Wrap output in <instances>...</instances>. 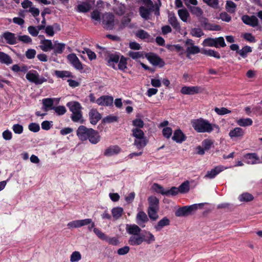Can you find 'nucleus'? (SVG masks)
I'll use <instances>...</instances> for the list:
<instances>
[{
  "mask_svg": "<svg viewBox=\"0 0 262 262\" xmlns=\"http://www.w3.org/2000/svg\"><path fill=\"white\" fill-rule=\"evenodd\" d=\"M203 204H195L190 206H185L178 209L175 212L177 216H186L196 210L199 206H202Z\"/></svg>",
  "mask_w": 262,
  "mask_h": 262,
  "instance_id": "obj_7",
  "label": "nucleus"
},
{
  "mask_svg": "<svg viewBox=\"0 0 262 262\" xmlns=\"http://www.w3.org/2000/svg\"><path fill=\"white\" fill-rule=\"evenodd\" d=\"M203 2L208 6L213 8H219V0H203Z\"/></svg>",
  "mask_w": 262,
  "mask_h": 262,
  "instance_id": "obj_45",
  "label": "nucleus"
},
{
  "mask_svg": "<svg viewBox=\"0 0 262 262\" xmlns=\"http://www.w3.org/2000/svg\"><path fill=\"white\" fill-rule=\"evenodd\" d=\"M180 19L184 22H187L189 17V13L186 9H179L178 11Z\"/></svg>",
  "mask_w": 262,
  "mask_h": 262,
  "instance_id": "obj_33",
  "label": "nucleus"
},
{
  "mask_svg": "<svg viewBox=\"0 0 262 262\" xmlns=\"http://www.w3.org/2000/svg\"><path fill=\"white\" fill-rule=\"evenodd\" d=\"M2 37L5 39L6 42L9 45H13L17 42V37L14 33L5 32L2 34Z\"/></svg>",
  "mask_w": 262,
  "mask_h": 262,
  "instance_id": "obj_14",
  "label": "nucleus"
},
{
  "mask_svg": "<svg viewBox=\"0 0 262 262\" xmlns=\"http://www.w3.org/2000/svg\"><path fill=\"white\" fill-rule=\"evenodd\" d=\"M180 193H186L190 190V182L189 181H185L182 183L178 187Z\"/></svg>",
  "mask_w": 262,
  "mask_h": 262,
  "instance_id": "obj_35",
  "label": "nucleus"
},
{
  "mask_svg": "<svg viewBox=\"0 0 262 262\" xmlns=\"http://www.w3.org/2000/svg\"><path fill=\"white\" fill-rule=\"evenodd\" d=\"M26 79L31 82L35 84H41L47 81V79L39 75L35 70L29 71L26 75Z\"/></svg>",
  "mask_w": 262,
  "mask_h": 262,
  "instance_id": "obj_6",
  "label": "nucleus"
},
{
  "mask_svg": "<svg viewBox=\"0 0 262 262\" xmlns=\"http://www.w3.org/2000/svg\"><path fill=\"white\" fill-rule=\"evenodd\" d=\"M227 167H225L223 166H217L214 168L212 169L211 170L208 171L204 176V178L212 179L215 177L219 173L223 171L225 169H226Z\"/></svg>",
  "mask_w": 262,
  "mask_h": 262,
  "instance_id": "obj_13",
  "label": "nucleus"
},
{
  "mask_svg": "<svg viewBox=\"0 0 262 262\" xmlns=\"http://www.w3.org/2000/svg\"><path fill=\"white\" fill-rule=\"evenodd\" d=\"M111 212L113 219L117 220L122 215L123 209L121 207H114L112 209Z\"/></svg>",
  "mask_w": 262,
  "mask_h": 262,
  "instance_id": "obj_29",
  "label": "nucleus"
},
{
  "mask_svg": "<svg viewBox=\"0 0 262 262\" xmlns=\"http://www.w3.org/2000/svg\"><path fill=\"white\" fill-rule=\"evenodd\" d=\"M200 52V49L196 46H188L186 48L187 57L189 58L190 54H195Z\"/></svg>",
  "mask_w": 262,
  "mask_h": 262,
  "instance_id": "obj_37",
  "label": "nucleus"
},
{
  "mask_svg": "<svg viewBox=\"0 0 262 262\" xmlns=\"http://www.w3.org/2000/svg\"><path fill=\"white\" fill-rule=\"evenodd\" d=\"M55 99H56L55 98H47L43 99L42 100V109L45 112H48L49 110H53V108L54 107V106H53L54 101Z\"/></svg>",
  "mask_w": 262,
  "mask_h": 262,
  "instance_id": "obj_20",
  "label": "nucleus"
},
{
  "mask_svg": "<svg viewBox=\"0 0 262 262\" xmlns=\"http://www.w3.org/2000/svg\"><path fill=\"white\" fill-rule=\"evenodd\" d=\"M53 110L59 116L64 115L67 112L66 108L63 105L54 106V107L53 108Z\"/></svg>",
  "mask_w": 262,
  "mask_h": 262,
  "instance_id": "obj_52",
  "label": "nucleus"
},
{
  "mask_svg": "<svg viewBox=\"0 0 262 262\" xmlns=\"http://www.w3.org/2000/svg\"><path fill=\"white\" fill-rule=\"evenodd\" d=\"M148 221L146 214L142 211H139L136 216V223L141 227L145 226V223Z\"/></svg>",
  "mask_w": 262,
  "mask_h": 262,
  "instance_id": "obj_16",
  "label": "nucleus"
},
{
  "mask_svg": "<svg viewBox=\"0 0 262 262\" xmlns=\"http://www.w3.org/2000/svg\"><path fill=\"white\" fill-rule=\"evenodd\" d=\"M39 48L44 52H48L52 49L53 43L51 40L43 39L40 41Z\"/></svg>",
  "mask_w": 262,
  "mask_h": 262,
  "instance_id": "obj_25",
  "label": "nucleus"
},
{
  "mask_svg": "<svg viewBox=\"0 0 262 262\" xmlns=\"http://www.w3.org/2000/svg\"><path fill=\"white\" fill-rule=\"evenodd\" d=\"M203 45L204 46L214 47L216 48L217 45L215 42V38H208L205 39L203 41Z\"/></svg>",
  "mask_w": 262,
  "mask_h": 262,
  "instance_id": "obj_50",
  "label": "nucleus"
},
{
  "mask_svg": "<svg viewBox=\"0 0 262 262\" xmlns=\"http://www.w3.org/2000/svg\"><path fill=\"white\" fill-rule=\"evenodd\" d=\"M191 125L198 133H211L214 128L219 129L218 126L210 123L207 120L199 118L191 121Z\"/></svg>",
  "mask_w": 262,
  "mask_h": 262,
  "instance_id": "obj_2",
  "label": "nucleus"
},
{
  "mask_svg": "<svg viewBox=\"0 0 262 262\" xmlns=\"http://www.w3.org/2000/svg\"><path fill=\"white\" fill-rule=\"evenodd\" d=\"M244 130L240 127H235L229 132V136L231 139L235 140L242 138L244 135Z\"/></svg>",
  "mask_w": 262,
  "mask_h": 262,
  "instance_id": "obj_18",
  "label": "nucleus"
},
{
  "mask_svg": "<svg viewBox=\"0 0 262 262\" xmlns=\"http://www.w3.org/2000/svg\"><path fill=\"white\" fill-rule=\"evenodd\" d=\"M180 193L178 187H172L169 190H166V195H176Z\"/></svg>",
  "mask_w": 262,
  "mask_h": 262,
  "instance_id": "obj_59",
  "label": "nucleus"
},
{
  "mask_svg": "<svg viewBox=\"0 0 262 262\" xmlns=\"http://www.w3.org/2000/svg\"><path fill=\"white\" fill-rule=\"evenodd\" d=\"M144 236V242L148 244L153 243L155 241V237L154 235L149 231H145Z\"/></svg>",
  "mask_w": 262,
  "mask_h": 262,
  "instance_id": "obj_39",
  "label": "nucleus"
},
{
  "mask_svg": "<svg viewBox=\"0 0 262 262\" xmlns=\"http://www.w3.org/2000/svg\"><path fill=\"white\" fill-rule=\"evenodd\" d=\"M92 128H87L83 125L80 126L77 131L76 134L79 139L82 141L88 140L90 137V134Z\"/></svg>",
  "mask_w": 262,
  "mask_h": 262,
  "instance_id": "obj_9",
  "label": "nucleus"
},
{
  "mask_svg": "<svg viewBox=\"0 0 262 262\" xmlns=\"http://www.w3.org/2000/svg\"><path fill=\"white\" fill-rule=\"evenodd\" d=\"M244 160L246 163L249 164H255L260 162L259 158L254 153L245 155Z\"/></svg>",
  "mask_w": 262,
  "mask_h": 262,
  "instance_id": "obj_17",
  "label": "nucleus"
},
{
  "mask_svg": "<svg viewBox=\"0 0 262 262\" xmlns=\"http://www.w3.org/2000/svg\"><path fill=\"white\" fill-rule=\"evenodd\" d=\"M67 59L69 62L77 70H82L83 69L82 63L75 54H70L67 56Z\"/></svg>",
  "mask_w": 262,
  "mask_h": 262,
  "instance_id": "obj_10",
  "label": "nucleus"
},
{
  "mask_svg": "<svg viewBox=\"0 0 262 262\" xmlns=\"http://www.w3.org/2000/svg\"><path fill=\"white\" fill-rule=\"evenodd\" d=\"M190 34L194 37H200L204 35V33L200 28H193L190 31Z\"/></svg>",
  "mask_w": 262,
  "mask_h": 262,
  "instance_id": "obj_53",
  "label": "nucleus"
},
{
  "mask_svg": "<svg viewBox=\"0 0 262 262\" xmlns=\"http://www.w3.org/2000/svg\"><path fill=\"white\" fill-rule=\"evenodd\" d=\"M29 129L34 133L38 132L40 130V126L36 123H31L28 125Z\"/></svg>",
  "mask_w": 262,
  "mask_h": 262,
  "instance_id": "obj_62",
  "label": "nucleus"
},
{
  "mask_svg": "<svg viewBox=\"0 0 262 262\" xmlns=\"http://www.w3.org/2000/svg\"><path fill=\"white\" fill-rule=\"evenodd\" d=\"M66 45L63 43L58 42V41H55L53 44V48L54 53L55 54H61L65 49Z\"/></svg>",
  "mask_w": 262,
  "mask_h": 262,
  "instance_id": "obj_28",
  "label": "nucleus"
},
{
  "mask_svg": "<svg viewBox=\"0 0 262 262\" xmlns=\"http://www.w3.org/2000/svg\"><path fill=\"white\" fill-rule=\"evenodd\" d=\"M172 134V128L169 127H164L162 130L163 136L166 139H169Z\"/></svg>",
  "mask_w": 262,
  "mask_h": 262,
  "instance_id": "obj_55",
  "label": "nucleus"
},
{
  "mask_svg": "<svg viewBox=\"0 0 262 262\" xmlns=\"http://www.w3.org/2000/svg\"><path fill=\"white\" fill-rule=\"evenodd\" d=\"M168 22L176 31H180L181 26L175 15L170 13L168 14Z\"/></svg>",
  "mask_w": 262,
  "mask_h": 262,
  "instance_id": "obj_21",
  "label": "nucleus"
},
{
  "mask_svg": "<svg viewBox=\"0 0 262 262\" xmlns=\"http://www.w3.org/2000/svg\"><path fill=\"white\" fill-rule=\"evenodd\" d=\"M132 135L135 138L145 137L143 130L138 128H133L132 129Z\"/></svg>",
  "mask_w": 262,
  "mask_h": 262,
  "instance_id": "obj_47",
  "label": "nucleus"
},
{
  "mask_svg": "<svg viewBox=\"0 0 262 262\" xmlns=\"http://www.w3.org/2000/svg\"><path fill=\"white\" fill-rule=\"evenodd\" d=\"M149 203L148 208H158L159 201L158 199L155 196H150L148 198Z\"/></svg>",
  "mask_w": 262,
  "mask_h": 262,
  "instance_id": "obj_32",
  "label": "nucleus"
},
{
  "mask_svg": "<svg viewBox=\"0 0 262 262\" xmlns=\"http://www.w3.org/2000/svg\"><path fill=\"white\" fill-rule=\"evenodd\" d=\"M172 139L177 143H181L186 140V137L181 129H178L174 132Z\"/></svg>",
  "mask_w": 262,
  "mask_h": 262,
  "instance_id": "obj_23",
  "label": "nucleus"
},
{
  "mask_svg": "<svg viewBox=\"0 0 262 262\" xmlns=\"http://www.w3.org/2000/svg\"><path fill=\"white\" fill-rule=\"evenodd\" d=\"M114 98L112 96L104 95L98 98L96 103L101 106H110L112 105Z\"/></svg>",
  "mask_w": 262,
  "mask_h": 262,
  "instance_id": "obj_11",
  "label": "nucleus"
},
{
  "mask_svg": "<svg viewBox=\"0 0 262 262\" xmlns=\"http://www.w3.org/2000/svg\"><path fill=\"white\" fill-rule=\"evenodd\" d=\"M147 58L149 62L154 66L159 65L162 62V60L158 56L155 54H150Z\"/></svg>",
  "mask_w": 262,
  "mask_h": 262,
  "instance_id": "obj_36",
  "label": "nucleus"
},
{
  "mask_svg": "<svg viewBox=\"0 0 262 262\" xmlns=\"http://www.w3.org/2000/svg\"><path fill=\"white\" fill-rule=\"evenodd\" d=\"M202 53L206 55L213 57L217 59H220L221 58L220 54L217 52L213 50H204L202 51Z\"/></svg>",
  "mask_w": 262,
  "mask_h": 262,
  "instance_id": "obj_40",
  "label": "nucleus"
},
{
  "mask_svg": "<svg viewBox=\"0 0 262 262\" xmlns=\"http://www.w3.org/2000/svg\"><path fill=\"white\" fill-rule=\"evenodd\" d=\"M0 62L2 63L9 65L12 63L13 60L9 55L4 52H1L0 53Z\"/></svg>",
  "mask_w": 262,
  "mask_h": 262,
  "instance_id": "obj_30",
  "label": "nucleus"
},
{
  "mask_svg": "<svg viewBox=\"0 0 262 262\" xmlns=\"http://www.w3.org/2000/svg\"><path fill=\"white\" fill-rule=\"evenodd\" d=\"M119 59L120 56L117 53H107L105 57L107 65L114 69H117L116 64L118 63Z\"/></svg>",
  "mask_w": 262,
  "mask_h": 262,
  "instance_id": "obj_8",
  "label": "nucleus"
},
{
  "mask_svg": "<svg viewBox=\"0 0 262 262\" xmlns=\"http://www.w3.org/2000/svg\"><path fill=\"white\" fill-rule=\"evenodd\" d=\"M55 75L58 78H64L72 77L70 72L68 71H55Z\"/></svg>",
  "mask_w": 262,
  "mask_h": 262,
  "instance_id": "obj_41",
  "label": "nucleus"
},
{
  "mask_svg": "<svg viewBox=\"0 0 262 262\" xmlns=\"http://www.w3.org/2000/svg\"><path fill=\"white\" fill-rule=\"evenodd\" d=\"M236 5L232 1H228L226 4V10L230 13H233L235 11Z\"/></svg>",
  "mask_w": 262,
  "mask_h": 262,
  "instance_id": "obj_43",
  "label": "nucleus"
},
{
  "mask_svg": "<svg viewBox=\"0 0 262 262\" xmlns=\"http://www.w3.org/2000/svg\"><path fill=\"white\" fill-rule=\"evenodd\" d=\"M118 69L124 71L127 68V61L126 59L124 57L122 56L121 58L119 59V62L118 63Z\"/></svg>",
  "mask_w": 262,
  "mask_h": 262,
  "instance_id": "obj_46",
  "label": "nucleus"
},
{
  "mask_svg": "<svg viewBox=\"0 0 262 262\" xmlns=\"http://www.w3.org/2000/svg\"><path fill=\"white\" fill-rule=\"evenodd\" d=\"M214 111L219 115H224L231 113V111L225 107H215Z\"/></svg>",
  "mask_w": 262,
  "mask_h": 262,
  "instance_id": "obj_56",
  "label": "nucleus"
},
{
  "mask_svg": "<svg viewBox=\"0 0 262 262\" xmlns=\"http://www.w3.org/2000/svg\"><path fill=\"white\" fill-rule=\"evenodd\" d=\"M242 19L245 24L251 26L255 27L258 25V19L255 16L244 15Z\"/></svg>",
  "mask_w": 262,
  "mask_h": 262,
  "instance_id": "obj_24",
  "label": "nucleus"
},
{
  "mask_svg": "<svg viewBox=\"0 0 262 262\" xmlns=\"http://www.w3.org/2000/svg\"><path fill=\"white\" fill-rule=\"evenodd\" d=\"M192 14L196 15L198 17L202 16L203 12V10L198 7H192L190 9Z\"/></svg>",
  "mask_w": 262,
  "mask_h": 262,
  "instance_id": "obj_54",
  "label": "nucleus"
},
{
  "mask_svg": "<svg viewBox=\"0 0 262 262\" xmlns=\"http://www.w3.org/2000/svg\"><path fill=\"white\" fill-rule=\"evenodd\" d=\"M202 91V88L198 86H183L181 92L184 95H194L200 93Z\"/></svg>",
  "mask_w": 262,
  "mask_h": 262,
  "instance_id": "obj_12",
  "label": "nucleus"
},
{
  "mask_svg": "<svg viewBox=\"0 0 262 262\" xmlns=\"http://www.w3.org/2000/svg\"><path fill=\"white\" fill-rule=\"evenodd\" d=\"M143 3L145 6L140 7L139 12L143 18L148 19L154 7V4L151 0H143Z\"/></svg>",
  "mask_w": 262,
  "mask_h": 262,
  "instance_id": "obj_4",
  "label": "nucleus"
},
{
  "mask_svg": "<svg viewBox=\"0 0 262 262\" xmlns=\"http://www.w3.org/2000/svg\"><path fill=\"white\" fill-rule=\"evenodd\" d=\"M94 1H86L78 4L77 5V10L79 12H86L89 11L92 6L94 5Z\"/></svg>",
  "mask_w": 262,
  "mask_h": 262,
  "instance_id": "obj_15",
  "label": "nucleus"
},
{
  "mask_svg": "<svg viewBox=\"0 0 262 262\" xmlns=\"http://www.w3.org/2000/svg\"><path fill=\"white\" fill-rule=\"evenodd\" d=\"M169 220L166 217L160 220L158 224L155 226L156 231H160L164 227L169 225Z\"/></svg>",
  "mask_w": 262,
  "mask_h": 262,
  "instance_id": "obj_31",
  "label": "nucleus"
},
{
  "mask_svg": "<svg viewBox=\"0 0 262 262\" xmlns=\"http://www.w3.org/2000/svg\"><path fill=\"white\" fill-rule=\"evenodd\" d=\"M148 143V140L146 137L135 138L134 141V145L139 149L143 148Z\"/></svg>",
  "mask_w": 262,
  "mask_h": 262,
  "instance_id": "obj_27",
  "label": "nucleus"
},
{
  "mask_svg": "<svg viewBox=\"0 0 262 262\" xmlns=\"http://www.w3.org/2000/svg\"><path fill=\"white\" fill-rule=\"evenodd\" d=\"M90 131L91 133L88 140L91 143L93 144H96L100 140V136L97 130L92 129V130Z\"/></svg>",
  "mask_w": 262,
  "mask_h": 262,
  "instance_id": "obj_26",
  "label": "nucleus"
},
{
  "mask_svg": "<svg viewBox=\"0 0 262 262\" xmlns=\"http://www.w3.org/2000/svg\"><path fill=\"white\" fill-rule=\"evenodd\" d=\"M93 231L95 234L101 239L105 241V239H106L107 235H106L98 228H94Z\"/></svg>",
  "mask_w": 262,
  "mask_h": 262,
  "instance_id": "obj_60",
  "label": "nucleus"
},
{
  "mask_svg": "<svg viewBox=\"0 0 262 262\" xmlns=\"http://www.w3.org/2000/svg\"><path fill=\"white\" fill-rule=\"evenodd\" d=\"M17 40L26 43H30L32 42L31 38L29 36L26 35L18 36Z\"/></svg>",
  "mask_w": 262,
  "mask_h": 262,
  "instance_id": "obj_58",
  "label": "nucleus"
},
{
  "mask_svg": "<svg viewBox=\"0 0 262 262\" xmlns=\"http://www.w3.org/2000/svg\"><path fill=\"white\" fill-rule=\"evenodd\" d=\"M69 228H77L81 227L80 220H75L68 223Z\"/></svg>",
  "mask_w": 262,
  "mask_h": 262,
  "instance_id": "obj_57",
  "label": "nucleus"
},
{
  "mask_svg": "<svg viewBox=\"0 0 262 262\" xmlns=\"http://www.w3.org/2000/svg\"><path fill=\"white\" fill-rule=\"evenodd\" d=\"M158 210V208H148V214L150 219L156 220L158 219V215L157 212Z\"/></svg>",
  "mask_w": 262,
  "mask_h": 262,
  "instance_id": "obj_49",
  "label": "nucleus"
},
{
  "mask_svg": "<svg viewBox=\"0 0 262 262\" xmlns=\"http://www.w3.org/2000/svg\"><path fill=\"white\" fill-rule=\"evenodd\" d=\"M252 48L250 46H246L244 47L242 49L238 50V53L243 58H246L248 56V54L252 52Z\"/></svg>",
  "mask_w": 262,
  "mask_h": 262,
  "instance_id": "obj_38",
  "label": "nucleus"
},
{
  "mask_svg": "<svg viewBox=\"0 0 262 262\" xmlns=\"http://www.w3.org/2000/svg\"><path fill=\"white\" fill-rule=\"evenodd\" d=\"M90 122L92 124H96L101 119V115L96 109H92L89 112Z\"/></svg>",
  "mask_w": 262,
  "mask_h": 262,
  "instance_id": "obj_22",
  "label": "nucleus"
},
{
  "mask_svg": "<svg viewBox=\"0 0 262 262\" xmlns=\"http://www.w3.org/2000/svg\"><path fill=\"white\" fill-rule=\"evenodd\" d=\"M144 124V122L141 119H136L133 121V125L135 127V128L141 129L143 127Z\"/></svg>",
  "mask_w": 262,
  "mask_h": 262,
  "instance_id": "obj_64",
  "label": "nucleus"
},
{
  "mask_svg": "<svg viewBox=\"0 0 262 262\" xmlns=\"http://www.w3.org/2000/svg\"><path fill=\"white\" fill-rule=\"evenodd\" d=\"M136 35L139 38L142 39H147L148 40L150 39V35L144 30H140L136 33Z\"/></svg>",
  "mask_w": 262,
  "mask_h": 262,
  "instance_id": "obj_51",
  "label": "nucleus"
},
{
  "mask_svg": "<svg viewBox=\"0 0 262 262\" xmlns=\"http://www.w3.org/2000/svg\"><path fill=\"white\" fill-rule=\"evenodd\" d=\"M72 114L71 119L74 122H80L83 123L82 115L81 112L82 107L81 104L77 101H71L67 104Z\"/></svg>",
  "mask_w": 262,
  "mask_h": 262,
  "instance_id": "obj_3",
  "label": "nucleus"
},
{
  "mask_svg": "<svg viewBox=\"0 0 262 262\" xmlns=\"http://www.w3.org/2000/svg\"><path fill=\"white\" fill-rule=\"evenodd\" d=\"M126 232L130 235L128 243L130 246H139L144 242V236L140 233L141 228L136 224H126L125 226Z\"/></svg>",
  "mask_w": 262,
  "mask_h": 262,
  "instance_id": "obj_1",
  "label": "nucleus"
},
{
  "mask_svg": "<svg viewBox=\"0 0 262 262\" xmlns=\"http://www.w3.org/2000/svg\"><path fill=\"white\" fill-rule=\"evenodd\" d=\"M81 254L79 251H74L70 255L71 262H78L81 259Z\"/></svg>",
  "mask_w": 262,
  "mask_h": 262,
  "instance_id": "obj_42",
  "label": "nucleus"
},
{
  "mask_svg": "<svg viewBox=\"0 0 262 262\" xmlns=\"http://www.w3.org/2000/svg\"><path fill=\"white\" fill-rule=\"evenodd\" d=\"M152 189L157 193H161L163 195H165L166 190L162 186L157 183H154L152 187Z\"/></svg>",
  "mask_w": 262,
  "mask_h": 262,
  "instance_id": "obj_44",
  "label": "nucleus"
},
{
  "mask_svg": "<svg viewBox=\"0 0 262 262\" xmlns=\"http://www.w3.org/2000/svg\"><path fill=\"white\" fill-rule=\"evenodd\" d=\"M238 199L241 202H249L252 201L253 197L249 193H244L239 196Z\"/></svg>",
  "mask_w": 262,
  "mask_h": 262,
  "instance_id": "obj_48",
  "label": "nucleus"
},
{
  "mask_svg": "<svg viewBox=\"0 0 262 262\" xmlns=\"http://www.w3.org/2000/svg\"><path fill=\"white\" fill-rule=\"evenodd\" d=\"M236 123L240 126L246 127L251 126L253 123V121L249 118H241L237 121Z\"/></svg>",
  "mask_w": 262,
  "mask_h": 262,
  "instance_id": "obj_34",
  "label": "nucleus"
},
{
  "mask_svg": "<svg viewBox=\"0 0 262 262\" xmlns=\"http://www.w3.org/2000/svg\"><path fill=\"white\" fill-rule=\"evenodd\" d=\"M13 131L17 134H20L23 132V126L19 124H14L12 127Z\"/></svg>",
  "mask_w": 262,
  "mask_h": 262,
  "instance_id": "obj_61",
  "label": "nucleus"
},
{
  "mask_svg": "<svg viewBox=\"0 0 262 262\" xmlns=\"http://www.w3.org/2000/svg\"><path fill=\"white\" fill-rule=\"evenodd\" d=\"M121 151V148L118 145H112L105 149L104 155L111 157L118 154Z\"/></svg>",
  "mask_w": 262,
  "mask_h": 262,
  "instance_id": "obj_19",
  "label": "nucleus"
},
{
  "mask_svg": "<svg viewBox=\"0 0 262 262\" xmlns=\"http://www.w3.org/2000/svg\"><path fill=\"white\" fill-rule=\"evenodd\" d=\"M102 23L104 28L106 29H113L115 25L118 23L117 19H115L114 16L111 13H105L102 17Z\"/></svg>",
  "mask_w": 262,
  "mask_h": 262,
  "instance_id": "obj_5",
  "label": "nucleus"
},
{
  "mask_svg": "<svg viewBox=\"0 0 262 262\" xmlns=\"http://www.w3.org/2000/svg\"><path fill=\"white\" fill-rule=\"evenodd\" d=\"M36 54V51L34 49H28L25 53L26 57L29 59H33L35 57Z\"/></svg>",
  "mask_w": 262,
  "mask_h": 262,
  "instance_id": "obj_63",
  "label": "nucleus"
}]
</instances>
